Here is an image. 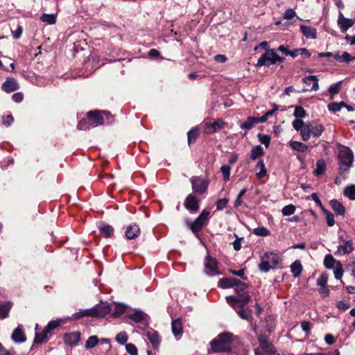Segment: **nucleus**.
<instances>
[{
    "instance_id": "obj_1",
    "label": "nucleus",
    "mask_w": 355,
    "mask_h": 355,
    "mask_svg": "<svg viewBox=\"0 0 355 355\" xmlns=\"http://www.w3.org/2000/svg\"><path fill=\"white\" fill-rule=\"evenodd\" d=\"M108 113L105 111H90L87 114V118L81 120L78 124L79 130H86L90 128L110 123Z\"/></svg>"
},
{
    "instance_id": "obj_2",
    "label": "nucleus",
    "mask_w": 355,
    "mask_h": 355,
    "mask_svg": "<svg viewBox=\"0 0 355 355\" xmlns=\"http://www.w3.org/2000/svg\"><path fill=\"white\" fill-rule=\"evenodd\" d=\"M234 288L235 292L237 293V296L226 297L227 302L234 309H236L238 304L241 306H245L249 302L250 298L246 291L247 284L238 280Z\"/></svg>"
},
{
    "instance_id": "obj_3",
    "label": "nucleus",
    "mask_w": 355,
    "mask_h": 355,
    "mask_svg": "<svg viewBox=\"0 0 355 355\" xmlns=\"http://www.w3.org/2000/svg\"><path fill=\"white\" fill-rule=\"evenodd\" d=\"M233 335L229 332L220 334L216 338L210 343L211 349L214 352H226L230 349Z\"/></svg>"
},
{
    "instance_id": "obj_4",
    "label": "nucleus",
    "mask_w": 355,
    "mask_h": 355,
    "mask_svg": "<svg viewBox=\"0 0 355 355\" xmlns=\"http://www.w3.org/2000/svg\"><path fill=\"white\" fill-rule=\"evenodd\" d=\"M339 174L342 176L345 175L349 168L352 166L354 161L353 153L349 150H340L338 155Z\"/></svg>"
},
{
    "instance_id": "obj_5",
    "label": "nucleus",
    "mask_w": 355,
    "mask_h": 355,
    "mask_svg": "<svg viewBox=\"0 0 355 355\" xmlns=\"http://www.w3.org/2000/svg\"><path fill=\"white\" fill-rule=\"evenodd\" d=\"M279 261V256L272 252H265L261 257V262L259 264V268L261 272H267L271 269L277 267Z\"/></svg>"
},
{
    "instance_id": "obj_6",
    "label": "nucleus",
    "mask_w": 355,
    "mask_h": 355,
    "mask_svg": "<svg viewBox=\"0 0 355 355\" xmlns=\"http://www.w3.org/2000/svg\"><path fill=\"white\" fill-rule=\"evenodd\" d=\"M284 61V58L278 55L275 49H267L257 60L255 66L260 67L262 66H270L275 64L277 62H282Z\"/></svg>"
},
{
    "instance_id": "obj_7",
    "label": "nucleus",
    "mask_w": 355,
    "mask_h": 355,
    "mask_svg": "<svg viewBox=\"0 0 355 355\" xmlns=\"http://www.w3.org/2000/svg\"><path fill=\"white\" fill-rule=\"evenodd\" d=\"M209 211L204 209L195 221L191 225L190 227L191 231L198 236V233L201 231L202 228L205 225Z\"/></svg>"
},
{
    "instance_id": "obj_8",
    "label": "nucleus",
    "mask_w": 355,
    "mask_h": 355,
    "mask_svg": "<svg viewBox=\"0 0 355 355\" xmlns=\"http://www.w3.org/2000/svg\"><path fill=\"white\" fill-rule=\"evenodd\" d=\"M85 317L101 318L109 313L111 310L103 304L96 305L92 309H83Z\"/></svg>"
},
{
    "instance_id": "obj_9",
    "label": "nucleus",
    "mask_w": 355,
    "mask_h": 355,
    "mask_svg": "<svg viewBox=\"0 0 355 355\" xmlns=\"http://www.w3.org/2000/svg\"><path fill=\"white\" fill-rule=\"evenodd\" d=\"M192 189L195 193L203 194L207 192L209 182L199 177H192L190 179Z\"/></svg>"
},
{
    "instance_id": "obj_10",
    "label": "nucleus",
    "mask_w": 355,
    "mask_h": 355,
    "mask_svg": "<svg viewBox=\"0 0 355 355\" xmlns=\"http://www.w3.org/2000/svg\"><path fill=\"white\" fill-rule=\"evenodd\" d=\"M259 349H261L268 355H272L276 353V348L274 345L268 340L266 336L261 335L258 338Z\"/></svg>"
},
{
    "instance_id": "obj_11",
    "label": "nucleus",
    "mask_w": 355,
    "mask_h": 355,
    "mask_svg": "<svg viewBox=\"0 0 355 355\" xmlns=\"http://www.w3.org/2000/svg\"><path fill=\"white\" fill-rule=\"evenodd\" d=\"M205 272L209 276H214L219 273L218 270V261L215 258L207 255L205 261Z\"/></svg>"
},
{
    "instance_id": "obj_12",
    "label": "nucleus",
    "mask_w": 355,
    "mask_h": 355,
    "mask_svg": "<svg viewBox=\"0 0 355 355\" xmlns=\"http://www.w3.org/2000/svg\"><path fill=\"white\" fill-rule=\"evenodd\" d=\"M128 318L137 323H140L144 326L148 325V316L141 310H135L132 313L128 315Z\"/></svg>"
},
{
    "instance_id": "obj_13",
    "label": "nucleus",
    "mask_w": 355,
    "mask_h": 355,
    "mask_svg": "<svg viewBox=\"0 0 355 355\" xmlns=\"http://www.w3.org/2000/svg\"><path fill=\"white\" fill-rule=\"evenodd\" d=\"M184 205L191 212H196L199 209V201L194 195L189 194L186 198Z\"/></svg>"
},
{
    "instance_id": "obj_14",
    "label": "nucleus",
    "mask_w": 355,
    "mask_h": 355,
    "mask_svg": "<svg viewBox=\"0 0 355 355\" xmlns=\"http://www.w3.org/2000/svg\"><path fill=\"white\" fill-rule=\"evenodd\" d=\"M337 22L342 33H346L354 24V21L352 19L345 17L340 12H339Z\"/></svg>"
},
{
    "instance_id": "obj_15",
    "label": "nucleus",
    "mask_w": 355,
    "mask_h": 355,
    "mask_svg": "<svg viewBox=\"0 0 355 355\" xmlns=\"http://www.w3.org/2000/svg\"><path fill=\"white\" fill-rule=\"evenodd\" d=\"M354 250V244L352 240L344 241L343 244L338 246L336 254L343 256L350 254Z\"/></svg>"
},
{
    "instance_id": "obj_16",
    "label": "nucleus",
    "mask_w": 355,
    "mask_h": 355,
    "mask_svg": "<svg viewBox=\"0 0 355 355\" xmlns=\"http://www.w3.org/2000/svg\"><path fill=\"white\" fill-rule=\"evenodd\" d=\"M146 337L152 344L155 349H158L161 342L159 334L153 329H150L146 332Z\"/></svg>"
},
{
    "instance_id": "obj_17",
    "label": "nucleus",
    "mask_w": 355,
    "mask_h": 355,
    "mask_svg": "<svg viewBox=\"0 0 355 355\" xmlns=\"http://www.w3.org/2000/svg\"><path fill=\"white\" fill-rule=\"evenodd\" d=\"M2 89L7 93L12 92L19 89V84L14 78H8L3 83Z\"/></svg>"
},
{
    "instance_id": "obj_18",
    "label": "nucleus",
    "mask_w": 355,
    "mask_h": 355,
    "mask_svg": "<svg viewBox=\"0 0 355 355\" xmlns=\"http://www.w3.org/2000/svg\"><path fill=\"white\" fill-rule=\"evenodd\" d=\"M225 125V122L222 119H218L214 123H206L205 130L208 134H212L221 130Z\"/></svg>"
},
{
    "instance_id": "obj_19",
    "label": "nucleus",
    "mask_w": 355,
    "mask_h": 355,
    "mask_svg": "<svg viewBox=\"0 0 355 355\" xmlns=\"http://www.w3.org/2000/svg\"><path fill=\"white\" fill-rule=\"evenodd\" d=\"M300 28L302 35L306 38L315 39L317 37V30L315 28L304 24H301Z\"/></svg>"
},
{
    "instance_id": "obj_20",
    "label": "nucleus",
    "mask_w": 355,
    "mask_h": 355,
    "mask_svg": "<svg viewBox=\"0 0 355 355\" xmlns=\"http://www.w3.org/2000/svg\"><path fill=\"white\" fill-rule=\"evenodd\" d=\"M140 234V229L136 224H132L127 226L125 235L128 239H134L137 237Z\"/></svg>"
},
{
    "instance_id": "obj_21",
    "label": "nucleus",
    "mask_w": 355,
    "mask_h": 355,
    "mask_svg": "<svg viewBox=\"0 0 355 355\" xmlns=\"http://www.w3.org/2000/svg\"><path fill=\"white\" fill-rule=\"evenodd\" d=\"M80 339V334L79 332H71L64 336L65 343L70 346H76L78 345Z\"/></svg>"
},
{
    "instance_id": "obj_22",
    "label": "nucleus",
    "mask_w": 355,
    "mask_h": 355,
    "mask_svg": "<svg viewBox=\"0 0 355 355\" xmlns=\"http://www.w3.org/2000/svg\"><path fill=\"white\" fill-rule=\"evenodd\" d=\"M12 339L15 343H24L26 341V336L21 327V326H18L12 334Z\"/></svg>"
},
{
    "instance_id": "obj_23",
    "label": "nucleus",
    "mask_w": 355,
    "mask_h": 355,
    "mask_svg": "<svg viewBox=\"0 0 355 355\" xmlns=\"http://www.w3.org/2000/svg\"><path fill=\"white\" fill-rule=\"evenodd\" d=\"M98 227L100 232L103 234L105 237H110L112 236L114 230L112 227L104 222H100L98 224Z\"/></svg>"
},
{
    "instance_id": "obj_24",
    "label": "nucleus",
    "mask_w": 355,
    "mask_h": 355,
    "mask_svg": "<svg viewBox=\"0 0 355 355\" xmlns=\"http://www.w3.org/2000/svg\"><path fill=\"white\" fill-rule=\"evenodd\" d=\"M234 309L241 318L248 321H250L252 319V313L250 310L244 309V306H239V304H238L237 307Z\"/></svg>"
},
{
    "instance_id": "obj_25",
    "label": "nucleus",
    "mask_w": 355,
    "mask_h": 355,
    "mask_svg": "<svg viewBox=\"0 0 355 355\" xmlns=\"http://www.w3.org/2000/svg\"><path fill=\"white\" fill-rule=\"evenodd\" d=\"M302 139L304 141H307L310 139L311 136V123H306L302 128L300 130Z\"/></svg>"
},
{
    "instance_id": "obj_26",
    "label": "nucleus",
    "mask_w": 355,
    "mask_h": 355,
    "mask_svg": "<svg viewBox=\"0 0 355 355\" xmlns=\"http://www.w3.org/2000/svg\"><path fill=\"white\" fill-rule=\"evenodd\" d=\"M238 279L235 278H222L218 282V286L222 288H233L236 285Z\"/></svg>"
},
{
    "instance_id": "obj_27",
    "label": "nucleus",
    "mask_w": 355,
    "mask_h": 355,
    "mask_svg": "<svg viewBox=\"0 0 355 355\" xmlns=\"http://www.w3.org/2000/svg\"><path fill=\"white\" fill-rule=\"evenodd\" d=\"M302 81L306 85H310L311 83H313V85L311 88V91H318L319 89V85H318V79L316 76H308L304 78H303Z\"/></svg>"
},
{
    "instance_id": "obj_28",
    "label": "nucleus",
    "mask_w": 355,
    "mask_h": 355,
    "mask_svg": "<svg viewBox=\"0 0 355 355\" xmlns=\"http://www.w3.org/2000/svg\"><path fill=\"white\" fill-rule=\"evenodd\" d=\"M12 306L11 302L0 303V319H5L8 316Z\"/></svg>"
},
{
    "instance_id": "obj_29",
    "label": "nucleus",
    "mask_w": 355,
    "mask_h": 355,
    "mask_svg": "<svg viewBox=\"0 0 355 355\" xmlns=\"http://www.w3.org/2000/svg\"><path fill=\"white\" fill-rule=\"evenodd\" d=\"M330 205L336 214L341 216L345 214V208L340 201L337 200H332L330 202Z\"/></svg>"
},
{
    "instance_id": "obj_30",
    "label": "nucleus",
    "mask_w": 355,
    "mask_h": 355,
    "mask_svg": "<svg viewBox=\"0 0 355 355\" xmlns=\"http://www.w3.org/2000/svg\"><path fill=\"white\" fill-rule=\"evenodd\" d=\"M171 328L173 335L175 337L181 336L182 334V324L180 319H177L172 322Z\"/></svg>"
},
{
    "instance_id": "obj_31",
    "label": "nucleus",
    "mask_w": 355,
    "mask_h": 355,
    "mask_svg": "<svg viewBox=\"0 0 355 355\" xmlns=\"http://www.w3.org/2000/svg\"><path fill=\"white\" fill-rule=\"evenodd\" d=\"M105 306H108L111 310L109 311L112 312V314L115 316H119L122 315L126 309V306L123 304H116L114 305V309H112V306L110 305H105Z\"/></svg>"
},
{
    "instance_id": "obj_32",
    "label": "nucleus",
    "mask_w": 355,
    "mask_h": 355,
    "mask_svg": "<svg viewBox=\"0 0 355 355\" xmlns=\"http://www.w3.org/2000/svg\"><path fill=\"white\" fill-rule=\"evenodd\" d=\"M289 146L291 148L296 151L300 152V153H304L307 150L308 146L305 144L297 141H291L289 142Z\"/></svg>"
},
{
    "instance_id": "obj_33",
    "label": "nucleus",
    "mask_w": 355,
    "mask_h": 355,
    "mask_svg": "<svg viewBox=\"0 0 355 355\" xmlns=\"http://www.w3.org/2000/svg\"><path fill=\"white\" fill-rule=\"evenodd\" d=\"M291 270L294 277H298L302 271V266L300 260L295 261L291 266Z\"/></svg>"
},
{
    "instance_id": "obj_34",
    "label": "nucleus",
    "mask_w": 355,
    "mask_h": 355,
    "mask_svg": "<svg viewBox=\"0 0 355 355\" xmlns=\"http://www.w3.org/2000/svg\"><path fill=\"white\" fill-rule=\"evenodd\" d=\"M326 171V164L323 159H320L316 162V168L313 171L315 176H320Z\"/></svg>"
},
{
    "instance_id": "obj_35",
    "label": "nucleus",
    "mask_w": 355,
    "mask_h": 355,
    "mask_svg": "<svg viewBox=\"0 0 355 355\" xmlns=\"http://www.w3.org/2000/svg\"><path fill=\"white\" fill-rule=\"evenodd\" d=\"M257 124L256 117L248 116L247 120L241 123L240 128L245 130H250Z\"/></svg>"
},
{
    "instance_id": "obj_36",
    "label": "nucleus",
    "mask_w": 355,
    "mask_h": 355,
    "mask_svg": "<svg viewBox=\"0 0 355 355\" xmlns=\"http://www.w3.org/2000/svg\"><path fill=\"white\" fill-rule=\"evenodd\" d=\"M324 128L320 123H316L314 125L311 123V135L314 137H319L322 135Z\"/></svg>"
},
{
    "instance_id": "obj_37",
    "label": "nucleus",
    "mask_w": 355,
    "mask_h": 355,
    "mask_svg": "<svg viewBox=\"0 0 355 355\" xmlns=\"http://www.w3.org/2000/svg\"><path fill=\"white\" fill-rule=\"evenodd\" d=\"M255 168L257 169H259V171L256 173V176L258 178H262L264 177L267 173V170L266 168L264 162L263 160H259L257 164H256Z\"/></svg>"
},
{
    "instance_id": "obj_38",
    "label": "nucleus",
    "mask_w": 355,
    "mask_h": 355,
    "mask_svg": "<svg viewBox=\"0 0 355 355\" xmlns=\"http://www.w3.org/2000/svg\"><path fill=\"white\" fill-rule=\"evenodd\" d=\"M337 262L331 254L326 255L324 259V265L328 269L334 268Z\"/></svg>"
},
{
    "instance_id": "obj_39",
    "label": "nucleus",
    "mask_w": 355,
    "mask_h": 355,
    "mask_svg": "<svg viewBox=\"0 0 355 355\" xmlns=\"http://www.w3.org/2000/svg\"><path fill=\"white\" fill-rule=\"evenodd\" d=\"M40 20L47 24L52 25L56 23V17L53 14H43L40 17Z\"/></svg>"
},
{
    "instance_id": "obj_40",
    "label": "nucleus",
    "mask_w": 355,
    "mask_h": 355,
    "mask_svg": "<svg viewBox=\"0 0 355 355\" xmlns=\"http://www.w3.org/2000/svg\"><path fill=\"white\" fill-rule=\"evenodd\" d=\"M263 149L261 146H256L254 147L250 153V159L252 160L256 159L259 156L263 155Z\"/></svg>"
},
{
    "instance_id": "obj_41",
    "label": "nucleus",
    "mask_w": 355,
    "mask_h": 355,
    "mask_svg": "<svg viewBox=\"0 0 355 355\" xmlns=\"http://www.w3.org/2000/svg\"><path fill=\"white\" fill-rule=\"evenodd\" d=\"M98 342H99V340L96 336H89L85 343V348L87 349L94 348V347H96L97 345Z\"/></svg>"
},
{
    "instance_id": "obj_42",
    "label": "nucleus",
    "mask_w": 355,
    "mask_h": 355,
    "mask_svg": "<svg viewBox=\"0 0 355 355\" xmlns=\"http://www.w3.org/2000/svg\"><path fill=\"white\" fill-rule=\"evenodd\" d=\"M199 135V130L197 128H193L187 133L188 143L190 144L194 142Z\"/></svg>"
},
{
    "instance_id": "obj_43",
    "label": "nucleus",
    "mask_w": 355,
    "mask_h": 355,
    "mask_svg": "<svg viewBox=\"0 0 355 355\" xmlns=\"http://www.w3.org/2000/svg\"><path fill=\"white\" fill-rule=\"evenodd\" d=\"M253 234L259 236H268L270 231L265 227H259L253 230Z\"/></svg>"
},
{
    "instance_id": "obj_44",
    "label": "nucleus",
    "mask_w": 355,
    "mask_h": 355,
    "mask_svg": "<svg viewBox=\"0 0 355 355\" xmlns=\"http://www.w3.org/2000/svg\"><path fill=\"white\" fill-rule=\"evenodd\" d=\"M334 273L335 278L336 279H340L343 275V265L340 261H338L336 263L335 267L334 268Z\"/></svg>"
},
{
    "instance_id": "obj_45",
    "label": "nucleus",
    "mask_w": 355,
    "mask_h": 355,
    "mask_svg": "<svg viewBox=\"0 0 355 355\" xmlns=\"http://www.w3.org/2000/svg\"><path fill=\"white\" fill-rule=\"evenodd\" d=\"M115 340L119 344L124 345L128 340V336L125 331H121L116 336Z\"/></svg>"
},
{
    "instance_id": "obj_46",
    "label": "nucleus",
    "mask_w": 355,
    "mask_h": 355,
    "mask_svg": "<svg viewBox=\"0 0 355 355\" xmlns=\"http://www.w3.org/2000/svg\"><path fill=\"white\" fill-rule=\"evenodd\" d=\"M344 194L350 200H355V185L347 187L344 190Z\"/></svg>"
},
{
    "instance_id": "obj_47",
    "label": "nucleus",
    "mask_w": 355,
    "mask_h": 355,
    "mask_svg": "<svg viewBox=\"0 0 355 355\" xmlns=\"http://www.w3.org/2000/svg\"><path fill=\"white\" fill-rule=\"evenodd\" d=\"M47 335L48 333L43 330L42 333H35V336L34 339V343H42L44 341H45L47 339Z\"/></svg>"
},
{
    "instance_id": "obj_48",
    "label": "nucleus",
    "mask_w": 355,
    "mask_h": 355,
    "mask_svg": "<svg viewBox=\"0 0 355 355\" xmlns=\"http://www.w3.org/2000/svg\"><path fill=\"white\" fill-rule=\"evenodd\" d=\"M322 211L326 216L327 223L328 226H329V227L334 226L335 224L334 215L330 211L327 210L326 209H323Z\"/></svg>"
},
{
    "instance_id": "obj_49",
    "label": "nucleus",
    "mask_w": 355,
    "mask_h": 355,
    "mask_svg": "<svg viewBox=\"0 0 355 355\" xmlns=\"http://www.w3.org/2000/svg\"><path fill=\"white\" fill-rule=\"evenodd\" d=\"M231 168L228 165H223L220 167V171L223 174V180L227 182L230 180Z\"/></svg>"
},
{
    "instance_id": "obj_50",
    "label": "nucleus",
    "mask_w": 355,
    "mask_h": 355,
    "mask_svg": "<svg viewBox=\"0 0 355 355\" xmlns=\"http://www.w3.org/2000/svg\"><path fill=\"white\" fill-rule=\"evenodd\" d=\"M295 209L296 208L293 205H288L283 207L282 212L284 216H288L293 214Z\"/></svg>"
},
{
    "instance_id": "obj_51",
    "label": "nucleus",
    "mask_w": 355,
    "mask_h": 355,
    "mask_svg": "<svg viewBox=\"0 0 355 355\" xmlns=\"http://www.w3.org/2000/svg\"><path fill=\"white\" fill-rule=\"evenodd\" d=\"M60 324V320H51L44 328V331H46L48 334L50 333L52 330L57 328Z\"/></svg>"
},
{
    "instance_id": "obj_52",
    "label": "nucleus",
    "mask_w": 355,
    "mask_h": 355,
    "mask_svg": "<svg viewBox=\"0 0 355 355\" xmlns=\"http://www.w3.org/2000/svg\"><path fill=\"white\" fill-rule=\"evenodd\" d=\"M257 137L259 138V141L261 144L265 145V146L266 148H268L269 146L270 143V136H268V135L258 134Z\"/></svg>"
},
{
    "instance_id": "obj_53",
    "label": "nucleus",
    "mask_w": 355,
    "mask_h": 355,
    "mask_svg": "<svg viewBox=\"0 0 355 355\" xmlns=\"http://www.w3.org/2000/svg\"><path fill=\"white\" fill-rule=\"evenodd\" d=\"M340 83L341 82H338L331 85L328 89L329 94L331 95L337 94L340 90Z\"/></svg>"
},
{
    "instance_id": "obj_54",
    "label": "nucleus",
    "mask_w": 355,
    "mask_h": 355,
    "mask_svg": "<svg viewBox=\"0 0 355 355\" xmlns=\"http://www.w3.org/2000/svg\"><path fill=\"white\" fill-rule=\"evenodd\" d=\"M294 116L297 118H304L306 116V111L301 106H297L294 111Z\"/></svg>"
},
{
    "instance_id": "obj_55",
    "label": "nucleus",
    "mask_w": 355,
    "mask_h": 355,
    "mask_svg": "<svg viewBox=\"0 0 355 355\" xmlns=\"http://www.w3.org/2000/svg\"><path fill=\"white\" fill-rule=\"evenodd\" d=\"M125 349L130 355H137L138 350L137 347L132 343H128L125 345Z\"/></svg>"
},
{
    "instance_id": "obj_56",
    "label": "nucleus",
    "mask_w": 355,
    "mask_h": 355,
    "mask_svg": "<svg viewBox=\"0 0 355 355\" xmlns=\"http://www.w3.org/2000/svg\"><path fill=\"white\" fill-rule=\"evenodd\" d=\"M328 281V275L327 273H322L317 280V284L321 287L326 286Z\"/></svg>"
},
{
    "instance_id": "obj_57",
    "label": "nucleus",
    "mask_w": 355,
    "mask_h": 355,
    "mask_svg": "<svg viewBox=\"0 0 355 355\" xmlns=\"http://www.w3.org/2000/svg\"><path fill=\"white\" fill-rule=\"evenodd\" d=\"M306 123H304L301 119H295L293 123V128L297 130L300 131L302 127L305 125Z\"/></svg>"
},
{
    "instance_id": "obj_58",
    "label": "nucleus",
    "mask_w": 355,
    "mask_h": 355,
    "mask_svg": "<svg viewBox=\"0 0 355 355\" xmlns=\"http://www.w3.org/2000/svg\"><path fill=\"white\" fill-rule=\"evenodd\" d=\"M229 200L226 198L218 199L216 203V209L221 210L226 207Z\"/></svg>"
},
{
    "instance_id": "obj_59",
    "label": "nucleus",
    "mask_w": 355,
    "mask_h": 355,
    "mask_svg": "<svg viewBox=\"0 0 355 355\" xmlns=\"http://www.w3.org/2000/svg\"><path fill=\"white\" fill-rule=\"evenodd\" d=\"M23 33V27L21 25H18L16 30L12 32L13 38L18 40L21 37Z\"/></svg>"
},
{
    "instance_id": "obj_60",
    "label": "nucleus",
    "mask_w": 355,
    "mask_h": 355,
    "mask_svg": "<svg viewBox=\"0 0 355 355\" xmlns=\"http://www.w3.org/2000/svg\"><path fill=\"white\" fill-rule=\"evenodd\" d=\"M355 58L352 57L349 53L347 52H344L341 55V62H346L349 63L351 61L354 60Z\"/></svg>"
},
{
    "instance_id": "obj_61",
    "label": "nucleus",
    "mask_w": 355,
    "mask_h": 355,
    "mask_svg": "<svg viewBox=\"0 0 355 355\" xmlns=\"http://www.w3.org/2000/svg\"><path fill=\"white\" fill-rule=\"evenodd\" d=\"M336 306L340 311H346L349 308V304L345 301L341 300L337 303Z\"/></svg>"
},
{
    "instance_id": "obj_62",
    "label": "nucleus",
    "mask_w": 355,
    "mask_h": 355,
    "mask_svg": "<svg viewBox=\"0 0 355 355\" xmlns=\"http://www.w3.org/2000/svg\"><path fill=\"white\" fill-rule=\"evenodd\" d=\"M230 272L232 274H233L234 275L240 277L243 279H247L246 277H245V269L244 268L240 269L239 270H231Z\"/></svg>"
},
{
    "instance_id": "obj_63",
    "label": "nucleus",
    "mask_w": 355,
    "mask_h": 355,
    "mask_svg": "<svg viewBox=\"0 0 355 355\" xmlns=\"http://www.w3.org/2000/svg\"><path fill=\"white\" fill-rule=\"evenodd\" d=\"M296 13L293 9H287L284 12V17L286 19H291L295 16Z\"/></svg>"
},
{
    "instance_id": "obj_64",
    "label": "nucleus",
    "mask_w": 355,
    "mask_h": 355,
    "mask_svg": "<svg viewBox=\"0 0 355 355\" xmlns=\"http://www.w3.org/2000/svg\"><path fill=\"white\" fill-rule=\"evenodd\" d=\"M328 109L329 110L333 112H338L340 111L341 109H340V105H338V103H336V102H333V103H331L328 105Z\"/></svg>"
}]
</instances>
